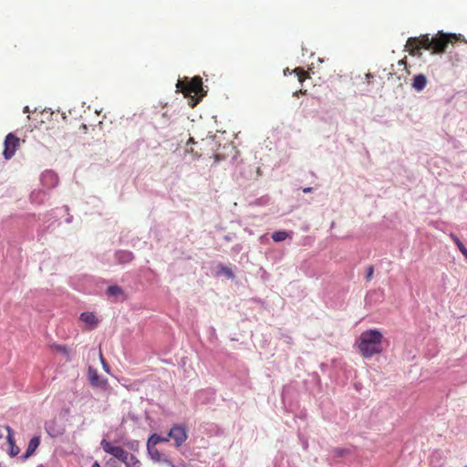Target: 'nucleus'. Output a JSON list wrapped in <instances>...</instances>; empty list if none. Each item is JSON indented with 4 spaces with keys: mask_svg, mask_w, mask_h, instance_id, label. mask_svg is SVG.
Returning a JSON list of instances; mask_svg holds the SVG:
<instances>
[{
    "mask_svg": "<svg viewBox=\"0 0 467 467\" xmlns=\"http://www.w3.org/2000/svg\"><path fill=\"white\" fill-rule=\"evenodd\" d=\"M453 39H456L455 35L445 34L441 31L431 38L428 35L420 37H410L407 40L406 47L409 53L413 56L417 55L421 48L431 51L434 54H440L445 51L448 44Z\"/></svg>",
    "mask_w": 467,
    "mask_h": 467,
    "instance_id": "nucleus-1",
    "label": "nucleus"
},
{
    "mask_svg": "<svg viewBox=\"0 0 467 467\" xmlns=\"http://www.w3.org/2000/svg\"><path fill=\"white\" fill-rule=\"evenodd\" d=\"M383 335L379 329L364 331L358 339V348L362 356L369 358L382 351Z\"/></svg>",
    "mask_w": 467,
    "mask_h": 467,
    "instance_id": "nucleus-2",
    "label": "nucleus"
},
{
    "mask_svg": "<svg viewBox=\"0 0 467 467\" xmlns=\"http://www.w3.org/2000/svg\"><path fill=\"white\" fill-rule=\"evenodd\" d=\"M176 88L185 96H191L192 93L202 97L204 95L202 94V81L200 77H194L191 81L179 80Z\"/></svg>",
    "mask_w": 467,
    "mask_h": 467,
    "instance_id": "nucleus-3",
    "label": "nucleus"
},
{
    "mask_svg": "<svg viewBox=\"0 0 467 467\" xmlns=\"http://www.w3.org/2000/svg\"><path fill=\"white\" fill-rule=\"evenodd\" d=\"M20 146V139L14 133H8L4 142L3 155L5 159L10 160L16 153V150Z\"/></svg>",
    "mask_w": 467,
    "mask_h": 467,
    "instance_id": "nucleus-4",
    "label": "nucleus"
},
{
    "mask_svg": "<svg viewBox=\"0 0 467 467\" xmlns=\"http://www.w3.org/2000/svg\"><path fill=\"white\" fill-rule=\"evenodd\" d=\"M168 437L169 440L172 439L174 441L175 447L179 448L185 442L188 438L187 430L183 425L175 424L168 432Z\"/></svg>",
    "mask_w": 467,
    "mask_h": 467,
    "instance_id": "nucleus-5",
    "label": "nucleus"
},
{
    "mask_svg": "<svg viewBox=\"0 0 467 467\" xmlns=\"http://www.w3.org/2000/svg\"><path fill=\"white\" fill-rule=\"evenodd\" d=\"M147 452L149 454L150 459L154 462L160 465L171 464V458L168 454L160 451L157 448H149L147 449Z\"/></svg>",
    "mask_w": 467,
    "mask_h": 467,
    "instance_id": "nucleus-6",
    "label": "nucleus"
},
{
    "mask_svg": "<svg viewBox=\"0 0 467 467\" xmlns=\"http://www.w3.org/2000/svg\"><path fill=\"white\" fill-rule=\"evenodd\" d=\"M119 462L125 464V467H140V462L137 457L119 447Z\"/></svg>",
    "mask_w": 467,
    "mask_h": 467,
    "instance_id": "nucleus-7",
    "label": "nucleus"
},
{
    "mask_svg": "<svg viewBox=\"0 0 467 467\" xmlns=\"http://www.w3.org/2000/svg\"><path fill=\"white\" fill-rule=\"evenodd\" d=\"M5 430L7 431V443L9 445L8 449V454L11 457H15L18 455L20 452V448L16 444L15 439H14V432L10 426H5Z\"/></svg>",
    "mask_w": 467,
    "mask_h": 467,
    "instance_id": "nucleus-8",
    "label": "nucleus"
},
{
    "mask_svg": "<svg viewBox=\"0 0 467 467\" xmlns=\"http://www.w3.org/2000/svg\"><path fill=\"white\" fill-rule=\"evenodd\" d=\"M79 319L86 325L87 328L89 330L96 328L99 324V319L92 312L81 313Z\"/></svg>",
    "mask_w": 467,
    "mask_h": 467,
    "instance_id": "nucleus-9",
    "label": "nucleus"
},
{
    "mask_svg": "<svg viewBox=\"0 0 467 467\" xmlns=\"http://www.w3.org/2000/svg\"><path fill=\"white\" fill-rule=\"evenodd\" d=\"M195 400L201 404H208L214 400V392L212 389H202L196 392Z\"/></svg>",
    "mask_w": 467,
    "mask_h": 467,
    "instance_id": "nucleus-10",
    "label": "nucleus"
},
{
    "mask_svg": "<svg viewBox=\"0 0 467 467\" xmlns=\"http://www.w3.org/2000/svg\"><path fill=\"white\" fill-rule=\"evenodd\" d=\"M40 444V437L39 436H34L28 442L26 451L24 454L21 455L20 459L23 462H26L31 455L34 454L36 450Z\"/></svg>",
    "mask_w": 467,
    "mask_h": 467,
    "instance_id": "nucleus-11",
    "label": "nucleus"
},
{
    "mask_svg": "<svg viewBox=\"0 0 467 467\" xmlns=\"http://www.w3.org/2000/svg\"><path fill=\"white\" fill-rule=\"evenodd\" d=\"M88 376L90 384L94 387L105 388V386L107 385V380L101 379L98 374L97 370L91 367L88 368Z\"/></svg>",
    "mask_w": 467,
    "mask_h": 467,
    "instance_id": "nucleus-12",
    "label": "nucleus"
},
{
    "mask_svg": "<svg viewBox=\"0 0 467 467\" xmlns=\"http://www.w3.org/2000/svg\"><path fill=\"white\" fill-rule=\"evenodd\" d=\"M169 437L167 436H161L157 433H152L148 441H147V449L149 448H156V445L160 442H168Z\"/></svg>",
    "mask_w": 467,
    "mask_h": 467,
    "instance_id": "nucleus-13",
    "label": "nucleus"
},
{
    "mask_svg": "<svg viewBox=\"0 0 467 467\" xmlns=\"http://www.w3.org/2000/svg\"><path fill=\"white\" fill-rule=\"evenodd\" d=\"M427 85V78L423 74H419L414 77L412 88L418 91L422 90Z\"/></svg>",
    "mask_w": 467,
    "mask_h": 467,
    "instance_id": "nucleus-14",
    "label": "nucleus"
},
{
    "mask_svg": "<svg viewBox=\"0 0 467 467\" xmlns=\"http://www.w3.org/2000/svg\"><path fill=\"white\" fill-rule=\"evenodd\" d=\"M114 442H109L105 439L101 441V446L106 452L110 453L114 458H117V445Z\"/></svg>",
    "mask_w": 467,
    "mask_h": 467,
    "instance_id": "nucleus-15",
    "label": "nucleus"
},
{
    "mask_svg": "<svg viewBox=\"0 0 467 467\" xmlns=\"http://www.w3.org/2000/svg\"><path fill=\"white\" fill-rule=\"evenodd\" d=\"M293 72L296 75L300 83L310 78L309 73L302 67H296Z\"/></svg>",
    "mask_w": 467,
    "mask_h": 467,
    "instance_id": "nucleus-16",
    "label": "nucleus"
},
{
    "mask_svg": "<svg viewBox=\"0 0 467 467\" xmlns=\"http://www.w3.org/2000/svg\"><path fill=\"white\" fill-rule=\"evenodd\" d=\"M288 237V234L285 231H276L272 234V239L275 242H282Z\"/></svg>",
    "mask_w": 467,
    "mask_h": 467,
    "instance_id": "nucleus-17",
    "label": "nucleus"
},
{
    "mask_svg": "<svg viewBox=\"0 0 467 467\" xmlns=\"http://www.w3.org/2000/svg\"><path fill=\"white\" fill-rule=\"evenodd\" d=\"M332 452L335 457L341 458L349 453L350 450L348 448H334Z\"/></svg>",
    "mask_w": 467,
    "mask_h": 467,
    "instance_id": "nucleus-18",
    "label": "nucleus"
},
{
    "mask_svg": "<svg viewBox=\"0 0 467 467\" xmlns=\"http://www.w3.org/2000/svg\"><path fill=\"white\" fill-rule=\"evenodd\" d=\"M450 236L453 240V242L455 243V244L457 245V247L459 248V250L461 252L466 248L464 246V244L461 242V240L457 237V235H455L454 234H451Z\"/></svg>",
    "mask_w": 467,
    "mask_h": 467,
    "instance_id": "nucleus-19",
    "label": "nucleus"
},
{
    "mask_svg": "<svg viewBox=\"0 0 467 467\" xmlns=\"http://www.w3.org/2000/svg\"><path fill=\"white\" fill-rule=\"evenodd\" d=\"M53 348L56 350L65 354L68 358L69 350L67 349V348L65 345H57V344H55V345H53Z\"/></svg>",
    "mask_w": 467,
    "mask_h": 467,
    "instance_id": "nucleus-20",
    "label": "nucleus"
},
{
    "mask_svg": "<svg viewBox=\"0 0 467 467\" xmlns=\"http://www.w3.org/2000/svg\"><path fill=\"white\" fill-rule=\"evenodd\" d=\"M280 339H282L286 345H291L293 343L292 337L284 333H280Z\"/></svg>",
    "mask_w": 467,
    "mask_h": 467,
    "instance_id": "nucleus-21",
    "label": "nucleus"
},
{
    "mask_svg": "<svg viewBox=\"0 0 467 467\" xmlns=\"http://www.w3.org/2000/svg\"><path fill=\"white\" fill-rule=\"evenodd\" d=\"M221 271L224 275H226L228 277H234V273L232 272V270L229 267L222 265L221 266Z\"/></svg>",
    "mask_w": 467,
    "mask_h": 467,
    "instance_id": "nucleus-22",
    "label": "nucleus"
},
{
    "mask_svg": "<svg viewBox=\"0 0 467 467\" xmlns=\"http://www.w3.org/2000/svg\"><path fill=\"white\" fill-rule=\"evenodd\" d=\"M373 273H374V267H373V265H369L367 269V275H366V279L368 281L371 280Z\"/></svg>",
    "mask_w": 467,
    "mask_h": 467,
    "instance_id": "nucleus-23",
    "label": "nucleus"
},
{
    "mask_svg": "<svg viewBox=\"0 0 467 467\" xmlns=\"http://www.w3.org/2000/svg\"><path fill=\"white\" fill-rule=\"evenodd\" d=\"M123 258L125 261H130L132 258L131 254L130 253H121V255L119 254V261Z\"/></svg>",
    "mask_w": 467,
    "mask_h": 467,
    "instance_id": "nucleus-24",
    "label": "nucleus"
},
{
    "mask_svg": "<svg viewBox=\"0 0 467 467\" xmlns=\"http://www.w3.org/2000/svg\"><path fill=\"white\" fill-rule=\"evenodd\" d=\"M186 150L192 153L194 155V157H196V158H200L202 156V154L201 152H199V150H194L193 148H190V149L187 148Z\"/></svg>",
    "mask_w": 467,
    "mask_h": 467,
    "instance_id": "nucleus-25",
    "label": "nucleus"
},
{
    "mask_svg": "<svg viewBox=\"0 0 467 467\" xmlns=\"http://www.w3.org/2000/svg\"><path fill=\"white\" fill-rule=\"evenodd\" d=\"M100 360H101V363H102L104 370L109 373V366L105 361L102 354H100Z\"/></svg>",
    "mask_w": 467,
    "mask_h": 467,
    "instance_id": "nucleus-26",
    "label": "nucleus"
},
{
    "mask_svg": "<svg viewBox=\"0 0 467 467\" xmlns=\"http://www.w3.org/2000/svg\"><path fill=\"white\" fill-rule=\"evenodd\" d=\"M300 94L301 95H306V89H299L297 91H295L293 96L298 97Z\"/></svg>",
    "mask_w": 467,
    "mask_h": 467,
    "instance_id": "nucleus-27",
    "label": "nucleus"
},
{
    "mask_svg": "<svg viewBox=\"0 0 467 467\" xmlns=\"http://www.w3.org/2000/svg\"><path fill=\"white\" fill-rule=\"evenodd\" d=\"M167 466L168 467H186L183 462H181L179 464H174L171 460V464H168Z\"/></svg>",
    "mask_w": 467,
    "mask_h": 467,
    "instance_id": "nucleus-28",
    "label": "nucleus"
},
{
    "mask_svg": "<svg viewBox=\"0 0 467 467\" xmlns=\"http://www.w3.org/2000/svg\"><path fill=\"white\" fill-rule=\"evenodd\" d=\"M107 292H109V293L117 292V286H115V285L109 286L107 289Z\"/></svg>",
    "mask_w": 467,
    "mask_h": 467,
    "instance_id": "nucleus-29",
    "label": "nucleus"
},
{
    "mask_svg": "<svg viewBox=\"0 0 467 467\" xmlns=\"http://www.w3.org/2000/svg\"><path fill=\"white\" fill-rule=\"evenodd\" d=\"M189 144H198V142H195V141H194V140H193V138H190V139H189V140H188V142H187V146H188Z\"/></svg>",
    "mask_w": 467,
    "mask_h": 467,
    "instance_id": "nucleus-30",
    "label": "nucleus"
},
{
    "mask_svg": "<svg viewBox=\"0 0 467 467\" xmlns=\"http://www.w3.org/2000/svg\"><path fill=\"white\" fill-rule=\"evenodd\" d=\"M461 253L464 255L465 259L467 260V248L463 249V251H462Z\"/></svg>",
    "mask_w": 467,
    "mask_h": 467,
    "instance_id": "nucleus-31",
    "label": "nucleus"
},
{
    "mask_svg": "<svg viewBox=\"0 0 467 467\" xmlns=\"http://www.w3.org/2000/svg\"><path fill=\"white\" fill-rule=\"evenodd\" d=\"M311 191H312V188H310V187L303 189L304 192H310Z\"/></svg>",
    "mask_w": 467,
    "mask_h": 467,
    "instance_id": "nucleus-32",
    "label": "nucleus"
},
{
    "mask_svg": "<svg viewBox=\"0 0 467 467\" xmlns=\"http://www.w3.org/2000/svg\"><path fill=\"white\" fill-rule=\"evenodd\" d=\"M371 297L369 296V294H367L366 297H365V301L366 303H368V301H370Z\"/></svg>",
    "mask_w": 467,
    "mask_h": 467,
    "instance_id": "nucleus-33",
    "label": "nucleus"
},
{
    "mask_svg": "<svg viewBox=\"0 0 467 467\" xmlns=\"http://www.w3.org/2000/svg\"><path fill=\"white\" fill-rule=\"evenodd\" d=\"M92 467H101L99 465V463L98 462H95L93 464H92Z\"/></svg>",
    "mask_w": 467,
    "mask_h": 467,
    "instance_id": "nucleus-34",
    "label": "nucleus"
},
{
    "mask_svg": "<svg viewBox=\"0 0 467 467\" xmlns=\"http://www.w3.org/2000/svg\"><path fill=\"white\" fill-rule=\"evenodd\" d=\"M3 436H4V435H3V432H2V431L0 430V439H2V438H3Z\"/></svg>",
    "mask_w": 467,
    "mask_h": 467,
    "instance_id": "nucleus-35",
    "label": "nucleus"
},
{
    "mask_svg": "<svg viewBox=\"0 0 467 467\" xmlns=\"http://www.w3.org/2000/svg\"><path fill=\"white\" fill-rule=\"evenodd\" d=\"M36 467H45L43 464H39Z\"/></svg>",
    "mask_w": 467,
    "mask_h": 467,
    "instance_id": "nucleus-36",
    "label": "nucleus"
},
{
    "mask_svg": "<svg viewBox=\"0 0 467 467\" xmlns=\"http://www.w3.org/2000/svg\"><path fill=\"white\" fill-rule=\"evenodd\" d=\"M0 467H3L2 463L0 462Z\"/></svg>",
    "mask_w": 467,
    "mask_h": 467,
    "instance_id": "nucleus-37",
    "label": "nucleus"
}]
</instances>
